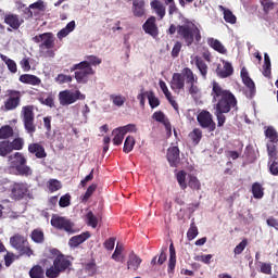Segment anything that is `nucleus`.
I'll use <instances>...</instances> for the list:
<instances>
[{"mask_svg":"<svg viewBox=\"0 0 278 278\" xmlns=\"http://www.w3.org/2000/svg\"><path fill=\"white\" fill-rule=\"evenodd\" d=\"M211 86V97L212 102L214 103L213 108L217 118V127H223L227 122V116H225V114H229V112H238V99L228 89H224L223 85L216 80H213Z\"/></svg>","mask_w":278,"mask_h":278,"instance_id":"obj_1","label":"nucleus"},{"mask_svg":"<svg viewBox=\"0 0 278 278\" xmlns=\"http://www.w3.org/2000/svg\"><path fill=\"white\" fill-rule=\"evenodd\" d=\"M50 255L54 257L53 265L46 269V277L48 278H58L62 273H66L70 267L73 266L68 256L62 254L60 250L53 248L49 250Z\"/></svg>","mask_w":278,"mask_h":278,"instance_id":"obj_2","label":"nucleus"},{"mask_svg":"<svg viewBox=\"0 0 278 278\" xmlns=\"http://www.w3.org/2000/svg\"><path fill=\"white\" fill-rule=\"evenodd\" d=\"M178 38L184 40L187 47L192 46V42H201V30L194 24H184L177 26Z\"/></svg>","mask_w":278,"mask_h":278,"instance_id":"obj_3","label":"nucleus"},{"mask_svg":"<svg viewBox=\"0 0 278 278\" xmlns=\"http://www.w3.org/2000/svg\"><path fill=\"white\" fill-rule=\"evenodd\" d=\"M4 102L0 106L1 112H14L21 108V101L23 99V92L16 89H9L4 94Z\"/></svg>","mask_w":278,"mask_h":278,"instance_id":"obj_4","label":"nucleus"},{"mask_svg":"<svg viewBox=\"0 0 278 278\" xmlns=\"http://www.w3.org/2000/svg\"><path fill=\"white\" fill-rule=\"evenodd\" d=\"M10 244L13 249H16L20 255H26V257H31L34 255V250L29 248V241L27 237L15 233L10 238Z\"/></svg>","mask_w":278,"mask_h":278,"instance_id":"obj_5","label":"nucleus"},{"mask_svg":"<svg viewBox=\"0 0 278 278\" xmlns=\"http://www.w3.org/2000/svg\"><path fill=\"white\" fill-rule=\"evenodd\" d=\"M50 224L52 227H54V229L65 231L70 236H73V233H77L79 231V229L75 227V223L64 216L52 215Z\"/></svg>","mask_w":278,"mask_h":278,"instance_id":"obj_6","label":"nucleus"},{"mask_svg":"<svg viewBox=\"0 0 278 278\" xmlns=\"http://www.w3.org/2000/svg\"><path fill=\"white\" fill-rule=\"evenodd\" d=\"M11 165L22 176L29 177L31 175V167L27 166V159L23 153L15 152L9 156Z\"/></svg>","mask_w":278,"mask_h":278,"instance_id":"obj_7","label":"nucleus"},{"mask_svg":"<svg viewBox=\"0 0 278 278\" xmlns=\"http://www.w3.org/2000/svg\"><path fill=\"white\" fill-rule=\"evenodd\" d=\"M75 72V79L77 84H88V79H90V75H94V70L92 67H89L87 62H80L77 64H74L71 67V72Z\"/></svg>","mask_w":278,"mask_h":278,"instance_id":"obj_8","label":"nucleus"},{"mask_svg":"<svg viewBox=\"0 0 278 278\" xmlns=\"http://www.w3.org/2000/svg\"><path fill=\"white\" fill-rule=\"evenodd\" d=\"M86 99V94L81 93L79 90H70L65 89L59 92V103L60 105H73V103H77V101H84Z\"/></svg>","mask_w":278,"mask_h":278,"instance_id":"obj_9","label":"nucleus"},{"mask_svg":"<svg viewBox=\"0 0 278 278\" xmlns=\"http://www.w3.org/2000/svg\"><path fill=\"white\" fill-rule=\"evenodd\" d=\"M180 75H182V79L189 88L190 94H199V86L197 84L199 83V77L192 72L190 67H185L181 70Z\"/></svg>","mask_w":278,"mask_h":278,"instance_id":"obj_10","label":"nucleus"},{"mask_svg":"<svg viewBox=\"0 0 278 278\" xmlns=\"http://www.w3.org/2000/svg\"><path fill=\"white\" fill-rule=\"evenodd\" d=\"M24 129L27 134H36V124H34V105H26L22 108Z\"/></svg>","mask_w":278,"mask_h":278,"instance_id":"obj_11","label":"nucleus"},{"mask_svg":"<svg viewBox=\"0 0 278 278\" xmlns=\"http://www.w3.org/2000/svg\"><path fill=\"white\" fill-rule=\"evenodd\" d=\"M33 42L39 45V49H53L55 47V35L53 33H43L33 37Z\"/></svg>","mask_w":278,"mask_h":278,"instance_id":"obj_12","label":"nucleus"},{"mask_svg":"<svg viewBox=\"0 0 278 278\" xmlns=\"http://www.w3.org/2000/svg\"><path fill=\"white\" fill-rule=\"evenodd\" d=\"M197 121L202 127V129H208V131H215L216 130V122H214V115L210 113L207 110H202L198 116Z\"/></svg>","mask_w":278,"mask_h":278,"instance_id":"obj_13","label":"nucleus"},{"mask_svg":"<svg viewBox=\"0 0 278 278\" xmlns=\"http://www.w3.org/2000/svg\"><path fill=\"white\" fill-rule=\"evenodd\" d=\"M10 197L13 201H23L27 195V192H29V188L25 182H14L10 187Z\"/></svg>","mask_w":278,"mask_h":278,"instance_id":"obj_14","label":"nucleus"},{"mask_svg":"<svg viewBox=\"0 0 278 278\" xmlns=\"http://www.w3.org/2000/svg\"><path fill=\"white\" fill-rule=\"evenodd\" d=\"M144 34L151 36L152 38H157L160 36V28L157 27L155 16H150L142 25Z\"/></svg>","mask_w":278,"mask_h":278,"instance_id":"obj_15","label":"nucleus"},{"mask_svg":"<svg viewBox=\"0 0 278 278\" xmlns=\"http://www.w3.org/2000/svg\"><path fill=\"white\" fill-rule=\"evenodd\" d=\"M179 153H180L179 147L177 146H173L167 149L166 159H167V162L169 163V166H172V168H176L177 164L181 162V157L179 156Z\"/></svg>","mask_w":278,"mask_h":278,"instance_id":"obj_16","label":"nucleus"},{"mask_svg":"<svg viewBox=\"0 0 278 278\" xmlns=\"http://www.w3.org/2000/svg\"><path fill=\"white\" fill-rule=\"evenodd\" d=\"M28 153H30V155H35L37 160H45V157H47V150H45V146L40 142L29 143Z\"/></svg>","mask_w":278,"mask_h":278,"instance_id":"obj_17","label":"nucleus"},{"mask_svg":"<svg viewBox=\"0 0 278 278\" xmlns=\"http://www.w3.org/2000/svg\"><path fill=\"white\" fill-rule=\"evenodd\" d=\"M4 23L5 25H9L11 29H20L21 25L25 23V21L17 14L9 13L4 15Z\"/></svg>","mask_w":278,"mask_h":278,"instance_id":"obj_18","label":"nucleus"},{"mask_svg":"<svg viewBox=\"0 0 278 278\" xmlns=\"http://www.w3.org/2000/svg\"><path fill=\"white\" fill-rule=\"evenodd\" d=\"M132 1V16L136 18H142V16H147V9L146 5L147 3L144 0H131Z\"/></svg>","mask_w":278,"mask_h":278,"instance_id":"obj_19","label":"nucleus"},{"mask_svg":"<svg viewBox=\"0 0 278 278\" xmlns=\"http://www.w3.org/2000/svg\"><path fill=\"white\" fill-rule=\"evenodd\" d=\"M140 264H142V258L131 251L128 255L127 270H132V273H136L138 268H140Z\"/></svg>","mask_w":278,"mask_h":278,"instance_id":"obj_20","label":"nucleus"},{"mask_svg":"<svg viewBox=\"0 0 278 278\" xmlns=\"http://www.w3.org/2000/svg\"><path fill=\"white\" fill-rule=\"evenodd\" d=\"M89 238L90 231L81 232L80 235L74 236L70 239L68 247H71V249H77L79 244H84V242H86V240H88Z\"/></svg>","mask_w":278,"mask_h":278,"instance_id":"obj_21","label":"nucleus"},{"mask_svg":"<svg viewBox=\"0 0 278 278\" xmlns=\"http://www.w3.org/2000/svg\"><path fill=\"white\" fill-rule=\"evenodd\" d=\"M223 64V66H217L216 74L218 75V77H222V79H225L227 77H230V75H233V66L227 61H224Z\"/></svg>","mask_w":278,"mask_h":278,"instance_id":"obj_22","label":"nucleus"},{"mask_svg":"<svg viewBox=\"0 0 278 278\" xmlns=\"http://www.w3.org/2000/svg\"><path fill=\"white\" fill-rule=\"evenodd\" d=\"M172 90H184L186 88V83L181 73H174L170 80Z\"/></svg>","mask_w":278,"mask_h":278,"instance_id":"obj_23","label":"nucleus"},{"mask_svg":"<svg viewBox=\"0 0 278 278\" xmlns=\"http://www.w3.org/2000/svg\"><path fill=\"white\" fill-rule=\"evenodd\" d=\"M175 266H177V253L175 252V245L170 243L169 260H168V267H167L168 275H175Z\"/></svg>","mask_w":278,"mask_h":278,"instance_id":"obj_24","label":"nucleus"},{"mask_svg":"<svg viewBox=\"0 0 278 278\" xmlns=\"http://www.w3.org/2000/svg\"><path fill=\"white\" fill-rule=\"evenodd\" d=\"M20 81L22 84H28L29 86H40L42 84V80L38 76L31 74L21 75Z\"/></svg>","mask_w":278,"mask_h":278,"instance_id":"obj_25","label":"nucleus"},{"mask_svg":"<svg viewBox=\"0 0 278 278\" xmlns=\"http://www.w3.org/2000/svg\"><path fill=\"white\" fill-rule=\"evenodd\" d=\"M206 42L208 47H211V49H214V51H217V53H222V55H225L227 53V49L225 48V46H223V42H220V40L211 37L207 38Z\"/></svg>","mask_w":278,"mask_h":278,"instance_id":"obj_26","label":"nucleus"},{"mask_svg":"<svg viewBox=\"0 0 278 278\" xmlns=\"http://www.w3.org/2000/svg\"><path fill=\"white\" fill-rule=\"evenodd\" d=\"M194 62H195V66L199 70L201 76L203 77V79H207V64L205 63V61L203 60V58L201 56H195L194 58Z\"/></svg>","mask_w":278,"mask_h":278,"instance_id":"obj_27","label":"nucleus"},{"mask_svg":"<svg viewBox=\"0 0 278 278\" xmlns=\"http://www.w3.org/2000/svg\"><path fill=\"white\" fill-rule=\"evenodd\" d=\"M265 138L268 139V143L277 144L278 142V132L277 129L273 126H268L265 131Z\"/></svg>","mask_w":278,"mask_h":278,"instance_id":"obj_28","label":"nucleus"},{"mask_svg":"<svg viewBox=\"0 0 278 278\" xmlns=\"http://www.w3.org/2000/svg\"><path fill=\"white\" fill-rule=\"evenodd\" d=\"M14 138V128L10 125H3L0 127V140H10Z\"/></svg>","mask_w":278,"mask_h":278,"instance_id":"obj_29","label":"nucleus"},{"mask_svg":"<svg viewBox=\"0 0 278 278\" xmlns=\"http://www.w3.org/2000/svg\"><path fill=\"white\" fill-rule=\"evenodd\" d=\"M219 10L224 13V21L226 23H229L230 25H236L238 18L233 15V12H231V10L223 5H219Z\"/></svg>","mask_w":278,"mask_h":278,"instance_id":"obj_30","label":"nucleus"},{"mask_svg":"<svg viewBox=\"0 0 278 278\" xmlns=\"http://www.w3.org/2000/svg\"><path fill=\"white\" fill-rule=\"evenodd\" d=\"M12 152V143L10 140L0 141V157H8Z\"/></svg>","mask_w":278,"mask_h":278,"instance_id":"obj_31","label":"nucleus"},{"mask_svg":"<svg viewBox=\"0 0 278 278\" xmlns=\"http://www.w3.org/2000/svg\"><path fill=\"white\" fill-rule=\"evenodd\" d=\"M125 251V248L122 243H117L115 251L112 254V260L114 262H121L122 264L125 262V255H123V252Z\"/></svg>","mask_w":278,"mask_h":278,"instance_id":"obj_32","label":"nucleus"},{"mask_svg":"<svg viewBox=\"0 0 278 278\" xmlns=\"http://www.w3.org/2000/svg\"><path fill=\"white\" fill-rule=\"evenodd\" d=\"M30 239L35 244H42L45 242V231L40 228H36L30 233Z\"/></svg>","mask_w":278,"mask_h":278,"instance_id":"obj_33","label":"nucleus"},{"mask_svg":"<svg viewBox=\"0 0 278 278\" xmlns=\"http://www.w3.org/2000/svg\"><path fill=\"white\" fill-rule=\"evenodd\" d=\"M151 8L153 11L156 12L160 18H164V16H166V8H164V4H162V2H160L159 0H153L151 2Z\"/></svg>","mask_w":278,"mask_h":278,"instance_id":"obj_34","label":"nucleus"},{"mask_svg":"<svg viewBox=\"0 0 278 278\" xmlns=\"http://www.w3.org/2000/svg\"><path fill=\"white\" fill-rule=\"evenodd\" d=\"M0 58L2 60L3 63H5V65L8 66L10 73H17L18 72V67L16 65V62L8 56H5L4 54H0Z\"/></svg>","mask_w":278,"mask_h":278,"instance_id":"obj_35","label":"nucleus"},{"mask_svg":"<svg viewBox=\"0 0 278 278\" xmlns=\"http://www.w3.org/2000/svg\"><path fill=\"white\" fill-rule=\"evenodd\" d=\"M28 275L30 278H45V268L40 265H34L29 269Z\"/></svg>","mask_w":278,"mask_h":278,"instance_id":"obj_36","label":"nucleus"},{"mask_svg":"<svg viewBox=\"0 0 278 278\" xmlns=\"http://www.w3.org/2000/svg\"><path fill=\"white\" fill-rule=\"evenodd\" d=\"M84 270L88 274L89 277H94L98 270L97 262L91 260L89 263H85Z\"/></svg>","mask_w":278,"mask_h":278,"instance_id":"obj_37","label":"nucleus"},{"mask_svg":"<svg viewBox=\"0 0 278 278\" xmlns=\"http://www.w3.org/2000/svg\"><path fill=\"white\" fill-rule=\"evenodd\" d=\"M146 94L148 97L149 105L152 110H155V108H160V98L155 97V92L146 91Z\"/></svg>","mask_w":278,"mask_h":278,"instance_id":"obj_38","label":"nucleus"},{"mask_svg":"<svg viewBox=\"0 0 278 278\" xmlns=\"http://www.w3.org/2000/svg\"><path fill=\"white\" fill-rule=\"evenodd\" d=\"M113 144H115V147H121V144H123V140H125V135L123 130L119 128H115L113 130Z\"/></svg>","mask_w":278,"mask_h":278,"instance_id":"obj_39","label":"nucleus"},{"mask_svg":"<svg viewBox=\"0 0 278 278\" xmlns=\"http://www.w3.org/2000/svg\"><path fill=\"white\" fill-rule=\"evenodd\" d=\"M25 147V139L22 137H16L11 141L12 151H23Z\"/></svg>","mask_w":278,"mask_h":278,"instance_id":"obj_40","label":"nucleus"},{"mask_svg":"<svg viewBox=\"0 0 278 278\" xmlns=\"http://www.w3.org/2000/svg\"><path fill=\"white\" fill-rule=\"evenodd\" d=\"M134 147H136V139L131 136H128L124 142V153H131V151H134Z\"/></svg>","mask_w":278,"mask_h":278,"instance_id":"obj_41","label":"nucleus"},{"mask_svg":"<svg viewBox=\"0 0 278 278\" xmlns=\"http://www.w3.org/2000/svg\"><path fill=\"white\" fill-rule=\"evenodd\" d=\"M197 236H199V228L197 227V224L192 222L187 231V240H189V242H192V240H194Z\"/></svg>","mask_w":278,"mask_h":278,"instance_id":"obj_42","label":"nucleus"},{"mask_svg":"<svg viewBox=\"0 0 278 278\" xmlns=\"http://www.w3.org/2000/svg\"><path fill=\"white\" fill-rule=\"evenodd\" d=\"M252 194L254 199H262L264 197V187L260 182L252 185Z\"/></svg>","mask_w":278,"mask_h":278,"instance_id":"obj_43","label":"nucleus"},{"mask_svg":"<svg viewBox=\"0 0 278 278\" xmlns=\"http://www.w3.org/2000/svg\"><path fill=\"white\" fill-rule=\"evenodd\" d=\"M189 138L192 140L193 144H199L201 138H203V131L200 128H194L190 134Z\"/></svg>","mask_w":278,"mask_h":278,"instance_id":"obj_44","label":"nucleus"},{"mask_svg":"<svg viewBox=\"0 0 278 278\" xmlns=\"http://www.w3.org/2000/svg\"><path fill=\"white\" fill-rule=\"evenodd\" d=\"M270 56L268 53L264 54V65H263V75L264 77H270L271 70H270Z\"/></svg>","mask_w":278,"mask_h":278,"instance_id":"obj_45","label":"nucleus"},{"mask_svg":"<svg viewBox=\"0 0 278 278\" xmlns=\"http://www.w3.org/2000/svg\"><path fill=\"white\" fill-rule=\"evenodd\" d=\"M86 220L89 227H92V229H97V226L99 225V218L94 216V213H92V211H89L86 214Z\"/></svg>","mask_w":278,"mask_h":278,"instance_id":"obj_46","label":"nucleus"},{"mask_svg":"<svg viewBox=\"0 0 278 278\" xmlns=\"http://www.w3.org/2000/svg\"><path fill=\"white\" fill-rule=\"evenodd\" d=\"M110 99L116 108H123V105H125V101H127V98L122 94H111Z\"/></svg>","mask_w":278,"mask_h":278,"instance_id":"obj_47","label":"nucleus"},{"mask_svg":"<svg viewBox=\"0 0 278 278\" xmlns=\"http://www.w3.org/2000/svg\"><path fill=\"white\" fill-rule=\"evenodd\" d=\"M48 189L50 192H58V190H62V182L58 179H50L48 181Z\"/></svg>","mask_w":278,"mask_h":278,"instance_id":"obj_48","label":"nucleus"},{"mask_svg":"<svg viewBox=\"0 0 278 278\" xmlns=\"http://www.w3.org/2000/svg\"><path fill=\"white\" fill-rule=\"evenodd\" d=\"M83 62H86L88 64L89 68H92V66H99V64H101L102 60L99 59V56H97V55H87L86 61H83Z\"/></svg>","mask_w":278,"mask_h":278,"instance_id":"obj_49","label":"nucleus"},{"mask_svg":"<svg viewBox=\"0 0 278 278\" xmlns=\"http://www.w3.org/2000/svg\"><path fill=\"white\" fill-rule=\"evenodd\" d=\"M188 186L191 190H201V181H199L197 176L189 175Z\"/></svg>","mask_w":278,"mask_h":278,"instance_id":"obj_50","label":"nucleus"},{"mask_svg":"<svg viewBox=\"0 0 278 278\" xmlns=\"http://www.w3.org/2000/svg\"><path fill=\"white\" fill-rule=\"evenodd\" d=\"M96 191H97V184L90 185L81 198L83 203H86L88 201V199H90L92 197V194H94Z\"/></svg>","mask_w":278,"mask_h":278,"instance_id":"obj_51","label":"nucleus"},{"mask_svg":"<svg viewBox=\"0 0 278 278\" xmlns=\"http://www.w3.org/2000/svg\"><path fill=\"white\" fill-rule=\"evenodd\" d=\"M26 10L30 14V16H34V13H31V10H39V12H45V2L42 1L34 2Z\"/></svg>","mask_w":278,"mask_h":278,"instance_id":"obj_52","label":"nucleus"},{"mask_svg":"<svg viewBox=\"0 0 278 278\" xmlns=\"http://www.w3.org/2000/svg\"><path fill=\"white\" fill-rule=\"evenodd\" d=\"M261 4L265 14H268V12L275 10V2H273V0H261Z\"/></svg>","mask_w":278,"mask_h":278,"instance_id":"obj_53","label":"nucleus"},{"mask_svg":"<svg viewBox=\"0 0 278 278\" xmlns=\"http://www.w3.org/2000/svg\"><path fill=\"white\" fill-rule=\"evenodd\" d=\"M176 177L181 190H186V188H188V184H186V173L180 170L177 173Z\"/></svg>","mask_w":278,"mask_h":278,"instance_id":"obj_54","label":"nucleus"},{"mask_svg":"<svg viewBox=\"0 0 278 278\" xmlns=\"http://www.w3.org/2000/svg\"><path fill=\"white\" fill-rule=\"evenodd\" d=\"M119 129L125 136L126 134H136V131H138V127H136V124H127L126 126L119 127Z\"/></svg>","mask_w":278,"mask_h":278,"instance_id":"obj_55","label":"nucleus"},{"mask_svg":"<svg viewBox=\"0 0 278 278\" xmlns=\"http://www.w3.org/2000/svg\"><path fill=\"white\" fill-rule=\"evenodd\" d=\"M247 244H249V240L243 239L238 245H236L233 250L235 255H241L244 249H247Z\"/></svg>","mask_w":278,"mask_h":278,"instance_id":"obj_56","label":"nucleus"},{"mask_svg":"<svg viewBox=\"0 0 278 278\" xmlns=\"http://www.w3.org/2000/svg\"><path fill=\"white\" fill-rule=\"evenodd\" d=\"M60 207H68L71 205V193L62 195L59 200Z\"/></svg>","mask_w":278,"mask_h":278,"instance_id":"obj_57","label":"nucleus"},{"mask_svg":"<svg viewBox=\"0 0 278 278\" xmlns=\"http://www.w3.org/2000/svg\"><path fill=\"white\" fill-rule=\"evenodd\" d=\"M267 153L269 157L277 160V143H267Z\"/></svg>","mask_w":278,"mask_h":278,"instance_id":"obj_58","label":"nucleus"},{"mask_svg":"<svg viewBox=\"0 0 278 278\" xmlns=\"http://www.w3.org/2000/svg\"><path fill=\"white\" fill-rule=\"evenodd\" d=\"M55 81H58V84H71V81H73V76L59 74L55 78Z\"/></svg>","mask_w":278,"mask_h":278,"instance_id":"obj_59","label":"nucleus"},{"mask_svg":"<svg viewBox=\"0 0 278 278\" xmlns=\"http://www.w3.org/2000/svg\"><path fill=\"white\" fill-rule=\"evenodd\" d=\"M153 121H156V123H165L166 122V115L162 111H156L152 114Z\"/></svg>","mask_w":278,"mask_h":278,"instance_id":"obj_60","label":"nucleus"},{"mask_svg":"<svg viewBox=\"0 0 278 278\" xmlns=\"http://www.w3.org/2000/svg\"><path fill=\"white\" fill-rule=\"evenodd\" d=\"M242 81H243L244 86H247V88H249L251 94L255 93V83L253 81V79H251L250 76L248 78H243Z\"/></svg>","mask_w":278,"mask_h":278,"instance_id":"obj_61","label":"nucleus"},{"mask_svg":"<svg viewBox=\"0 0 278 278\" xmlns=\"http://www.w3.org/2000/svg\"><path fill=\"white\" fill-rule=\"evenodd\" d=\"M20 65L22 71H24V73H29V71H31V65L29 64V58H24L23 60H21Z\"/></svg>","mask_w":278,"mask_h":278,"instance_id":"obj_62","label":"nucleus"},{"mask_svg":"<svg viewBox=\"0 0 278 278\" xmlns=\"http://www.w3.org/2000/svg\"><path fill=\"white\" fill-rule=\"evenodd\" d=\"M179 53H181V42L180 41H176L173 49H172V58H179Z\"/></svg>","mask_w":278,"mask_h":278,"instance_id":"obj_63","label":"nucleus"},{"mask_svg":"<svg viewBox=\"0 0 278 278\" xmlns=\"http://www.w3.org/2000/svg\"><path fill=\"white\" fill-rule=\"evenodd\" d=\"M261 273H263V275H273V265L270 263H262Z\"/></svg>","mask_w":278,"mask_h":278,"instance_id":"obj_64","label":"nucleus"}]
</instances>
